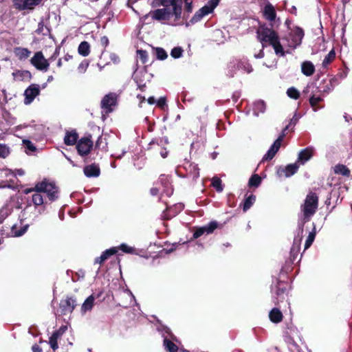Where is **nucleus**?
Instances as JSON below:
<instances>
[{"label":"nucleus","instance_id":"nucleus-14","mask_svg":"<svg viewBox=\"0 0 352 352\" xmlns=\"http://www.w3.org/2000/svg\"><path fill=\"white\" fill-rule=\"evenodd\" d=\"M116 104V96L114 94L106 95L101 101V107L106 109L107 113L112 111V107Z\"/></svg>","mask_w":352,"mask_h":352},{"label":"nucleus","instance_id":"nucleus-29","mask_svg":"<svg viewBox=\"0 0 352 352\" xmlns=\"http://www.w3.org/2000/svg\"><path fill=\"white\" fill-rule=\"evenodd\" d=\"M78 134L76 131L67 132L64 138V142L67 145H74L76 143Z\"/></svg>","mask_w":352,"mask_h":352},{"label":"nucleus","instance_id":"nucleus-9","mask_svg":"<svg viewBox=\"0 0 352 352\" xmlns=\"http://www.w3.org/2000/svg\"><path fill=\"white\" fill-rule=\"evenodd\" d=\"M43 0H13V6L15 9L23 10H32L38 6Z\"/></svg>","mask_w":352,"mask_h":352},{"label":"nucleus","instance_id":"nucleus-48","mask_svg":"<svg viewBox=\"0 0 352 352\" xmlns=\"http://www.w3.org/2000/svg\"><path fill=\"white\" fill-rule=\"evenodd\" d=\"M120 250H122L123 252L126 253H132L133 251V248L127 245L125 243H122L120 246Z\"/></svg>","mask_w":352,"mask_h":352},{"label":"nucleus","instance_id":"nucleus-47","mask_svg":"<svg viewBox=\"0 0 352 352\" xmlns=\"http://www.w3.org/2000/svg\"><path fill=\"white\" fill-rule=\"evenodd\" d=\"M23 143L30 151L33 152L36 150V147L30 140H23Z\"/></svg>","mask_w":352,"mask_h":352},{"label":"nucleus","instance_id":"nucleus-50","mask_svg":"<svg viewBox=\"0 0 352 352\" xmlns=\"http://www.w3.org/2000/svg\"><path fill=\"white\" fill-rule=\"evenodd\" d=\"M157 105L162 108L164 109L166 106V99L164 97H161L157 101Z\"/></svg>","mask_w":352,"mask_h":352},{"label":"nucleus","instance_id":"nucleus-25","mask_svg":"<svg viewBox=\"0 0 352 352\" xmlns=\"http://www.w3.org/2000/svg\"><path fill=\"white\" fill-rule=\"evenodd\" d=\"M263 14L266 19L272 21L276 18V12L273 6L270 3L267 4L263 10Z\"/></svg>","mask_w":352,"mask_h":352},{"label":"nucleus","instance_id":"nucleus-52","mask_svg":"<svg viewBox=\"0 0 352 352\" xmlns=\"http://www.w3.org/2000/svg\"><path fill=\"white\" fill-rule=\"evenodd\" d=\"M28 226H25L23 229H21L20 231L15 233V236H20L23 235L27 230Z\"/></svg>","mask_w":352,"mask_h":352},{"label":"nucleus","instance_id":"nucleus-45","mask_svg":"<svg viewBox=\"0 0 352 352\" xmlns=\"http://www.w3.org/2000/svg\"><path fill=\"white\" fill-rule=\"evenodd\" d=\"M9 154V148L5 145L0 144V157L5 158Z\"/></svg>","mask_w":352,"mask_h":352},{"label":"nucleus","instance_id":"nucleus-35","mask_svg":"<svg viewBox=\"0 0 352 352\" xmlns=\"http://www.w3.org/2000/svg\"><path fill=\"white\" fill-rule=\"evenodd\" d=\"M237 68L243 69L247 73H250L252 71V66L246 60H241L237 63Z\"/></svg>","mask_w":352,"mask_h":352},{"label":"nucleus","instance_id":"nucleus-55","mask_svg":"<svg viewBox=\"0 0 352 352\" xmlns=\"http://www.w3.org/2000/svg\"><path fill=\"white\" fill-rule=\"evenodd\" d=\"M159 192V189L156 187H153L151 189V194L153 196L157 195Z\"/></svg>","mask_w":352,"mask_h":352},{"label":"nucleus","instance_id":"nucleus-64","mask_svg":"<svg viewBox=\"0 0 352 352\" xmlns=\"http://www.w3.org/2000/svg\"><path fill=\"white\" fill-rule=\"evenodd\" d=\"M138 97H139V98H140L142 99V100H141L140 103H142L143 101H144V100H145V98H144V97H141V96H138ZM140 105H141V104H140Z\"/></svg>","mask_w":352,"mask_h":352},{"label":"nucleus","instance_id":"nucleus-12","mask_svg":"<svg viewBox=\"0 0 352 352\" xmlns=\"http://www.w3.org/2000/svg\"><path fill=\"white\" fill-rule=\"evenodd\" d=\"M303 36V30L300 28H296L290 34L291 42L289 45L291 47L296 48L300 45Z\"/></svg>","mask_w":352,"mask_h":352},{"label":"nucleus","instance_id":"nucleus-22","mask_svg":"<svg viewBox=\"0 0 352 352\" xmlns=\"http://www.w3.org/2000/svg\"><path fill=\"white\" fill-rule=\"evenodd\" d=\"M301 71L304 75L310 76L315 72V67L311 61H304L301 65Z\"/></svg>","mask_w":352,"mask_h":352},{"label":"nucleus","instance_id":"nucleus-5","mask_svg":"<svg viewBox=\"0 0 352 352\" xmlns=\"http://www.w3.org/2000/svg\"><path fill=\"white\" fill-rule=\"evenodd\" d=\"M36 190L46 193L50 201H54L58 197V187L54 183L49 182L47 179H44L36 184Z\"/></svg>","mask_w":352,"mask_h":352},{"label":"nucleus","instance_id":"nucleus-7","mask_svg":"<svg viewBox=\"0 0 352 352\" xmlns=\"http://www.w3.org/2000/svg\"><path fill=\"white\" fill-rule=\"evenodd\" d=\"M162 337L164 338V346L168 352H177L178 347L173 342L177 341L176 337L170 332L168 327H164Z\"/></svg>","mask_w":352,"mask_h":352},{"label":"nucleus","instance_id":"nucleus-24","mask_svg":"<svg viewBox=\"0 0 352 352\" xmlns=\"http://www.w3.org/2000/svg\"><path fill=\"white\" fill-rule=\"evenodd\" d=\"M95 297L93 295L89 296L82 303L81 306V313L85 314L87 311H90L94 305Z\"/></svg>","mask_w":352,"mask_h":352},{"label":"nucleus","instance_id":"nucleus-3","mask_svg":"<svg viewBox=\"0 0 352 352\" xmlns=\"http://www.w3.org/2000/svg\"><path fill=\"white\" fill-rule=\"evenodd\" d=\"M298 120V117L295 114L293 118L290 120L289 124L287 125L283 129L281 135L277 138V140L274 142V144L271 146L270 148L268 150L267 153L263 157V160H272L277 151L279 150L281 142L283 140V138L285 135V131L287 130L290 125H295Z\"/></svg>","mask_w":352,"mask_h":352},{"label":"nucleus","instance_id":"nucleus-23","mask_svg":"<svg viewBox=\"0 0 352 352\" xmlns=\"http://www.w3.org/2000/svg\"><path fill=\"white\" fill-rule=\"evenodd\" d=\"M14 80L21 81L31 78V73L27 70H16L12 74Z\"/></svg>","mask_w":352,"mask_h":352},{"label":"nucleus","instance_id":"nucleus-63","mask_svg":"<svg viewBox=\"0 0 352 352\" xmlns=\"http://www.w3.org/2000/svg\"><path fill=\"white\" fill-rule=\"evenodd\" d=\"M65 329H66V327H63L60 328L58 331H63V333L65 331Z\"/></svg>","mask_w":352,"mask_h":352},{"label":"nucleus","instance_id":"nucleus-17","mask_svg":"<svg viewBox=\"0 0 352 352\" xmlns=\"http://www.w3.org/2000/svg\"><path fill=\"white\" fill-rule=\"evenodd\" d=\"M314 151V148L312 147H307L306 148L301 150L298 153L297 162H299L301 164H305L312 157Z\"/></svg>","mask_w":352,"mask_h":352},{"label":"nucleus","instance_id":"nucleus-28","mask_svg":"<svg viewBox=\"0 0 352 352\" xmlns=\"http://www.w3.org/2000/svg\"><path fill=\"white\" fill-rule=\"evenodd\" d=\"M62 335L63 331H56L50 338L49 344L53 350H56L58 349V346L57 341L61 337Z\"/></svg>","mask_w":352,"mask_h":352},{"label":"nucleus","instance_id":"nucleus-15","mask_svg":"<svg viewBox=\"0 0 352 352\" xmlns=\"http://www.w3.org/2000/svg\"><path fill=\"white\" fill-rule=\"evenodd\" d=\"M299 166L297 163L288 164L285 168L280 167L277 170V174L279 177L285 175L286 177H289L295 174Z\"/></svg>","mask_w":352,"mask_h":352},{"label":"nucleus","instance_id":"nucleus-27","mask_svg":"<svg viewBox=\"0 0 352 352\" xmlns=\"http://www.w3.org/2000/svg\"><path fill=\"white\" fill-rule=\"evenodd\" d=\"M269 318L272 322L278 323L283 319V314L278 308H274L270 312Z\"/></svg>","mask_w":352,"mask_h":352},{"label":"nucleus","instance_id":"nucleus-30","mask_svg":"<svg viewBox=\"0 0 352 352\" xmlns=\"http://www.w3.org/2000/svg\"><path fill=\"white\" fill-rule=\"evenodd\" d=\"M78 53L82 56H87L90 52V45L87 41H82L80 43L78 49Z\"/></svg>","mask_w":352,"mask_h":352},{"label":"nucleus","instance_id":"nucleus-32","mask_svg":"<svg viewBox=\"0 0 352 352\" xmlns=\"http://www.w3.org/2000/svg\"><path fill=\"white\" fill-rule=\"evenodd\" d=\"M334 172L343 176H349L350 175L349 169L343 164L336 165L334 168Z\"/></svg>","mask_w":352,"mask_h":352},{"label":"nucleus","instance_id":"nucleus-43","mask_svg":"<svg viewBox=\"0 0 352 352\" xmlns=\"http://www.w3.org/2000/svg\"><path fill=\"white\" fill-rule=\"evenodd\" d=\"M316 234L315 232H310L307 238L305 244V250L308 249L314 241Z\"/></svg>","mask_w":352,"mask_h":352},{"label":"nucleus","instance_id":"nucleus-8","mask_svg":"<svg viewBox=\"0 0 352 352\" xmlns=\"http://www.w3.org/2000/svg\"><path fill=\"white\" fill-rule=\"evenodd\" d=\"M30 63L38 70L41 71H47L50 66L48 60L46 58H45L41 52H36L34 56L31 58Z\"/></svg>","mask_w":352,"mask_h":352},{"label":"nucleus","instance_id":"nucleus-61","mask_svg":"<svg viewBox=\"0 0 352 352\" xmlns=\"http://www.w3.org/2000/svg\"><path fill=\"white\" fill-rule=\"evenodd\" d=\"M284 293V290L283 289H278L276 292V294L278 296H280V294H283Z\"/></svg>","mask_w":352,"mask_h":352},{"label":"nucleus","instance_id":"nucleus-42","mask_svg":"<svg viewBox=\"0 0 352 352\" xmlns=\"http://www.w3.org/2000/svg\"><path fill=\"white\" fill-rule=\"evenodd\" d=\"M138 57L140 59L142 63L144 64L147 62L148 54L146 51L138 50L137 51Z\"/></svg>","mask_w":352,"mask_h":352},{"label":"nucleus","instance_id":"nucleus-59","mask_svg":"<svg viewBox=\"0 0 352 352\" xmlns=\"http://www.w3.org/2000/svg\"><path fill=\"white\" fill-rule=\"evenodd\" d=\"M111 60H113V62L117 63L118 62V57L116 54H111Z\"/></svg>","mask_w":352,"mask_h":352},{"label":"nucleus","instance_id":"nucleus-18","mask_svg":"<svg viewBox=\"0 0 352 352\" xmlns=\"http://www.w3.org/2000/svg\"><path fill=\"white\" fill-rule=\"evenodd\" d=\"M302 232L303 228L302 226H301L298 228V236L294 238L292 247L291 248V254L293 256L296 255L300 250Z\"/></svg>","mask_w":352,"mask_h":352},{"label":"nucleus","instance_id":"nucleus-44","mask_svg":"<svg viewBox=\"0 0 352 352\" xmlns=\"http://www.w3.org/2000/svg\"><path fill=\"white\" fill-rule=\"evenodd\" d=\"M183 53V50L181 47H174L170 52V55L174 58H178L182 56Z\"/></svg>","mask_w":352,"mask_h":352},{"label":"nucleus","instance_id":"nucleus-62","mask_svg":"<svg viewBox=\"0 0 352 352\" xmlns=\"http://www.w3.org/2000/svg\"><path fill=\"white\" fill-rule=\"evenodd\" d=\"M161 155L163 158H165L167 155V152H162Z\"/></svg>","mask_w":352,"mask_h":352},{"label":"nucleus","instance_id":"nucleus-57","mask_svg":"<svg viewBox=\"0 0 352 352\" xmlns=\"http://www.w3.org/2000/svg\"><path fill=\"white\" fill-rule=\"evenodd\" d=\"M147 101H148V103L150 104H153L154 103H155V99L153 96L149 97L148 98Z\"/></svg>","mask_w":352,"mask_h":352},{"label":"nucleus","instance_id":"nucleus-6","mask_svg":"<svg viewBox=\"0 0 352 352\" xmlns=\"http://www.w3.org/2000/svg\"><path fill=\"white\" fill-rule=\"evenodd\" d=\"M220 0H210L208 1L206 5L203 6L199 10H197L191 19L189 23L194 24L200 21L203 17L212 13L214 9L218 6Z\"/></svg>","mask_w":352,"mask_h":352},{"label":"nucleus","instance_id":"nucleus-56","mask_svg":"<svg viewBox=\"0 0 352 352\" xmlns=\"http://www.w3.org/2000/svg\"><path fill=\"white\" fill-rule=\"evenodd\" d=\"M43 26H44V25H43V22H40V23H38V29H37V32H38V33H40V32H43Z\"/></svg>","mask_w":352,"mask_h":352},{"label":"nucleus","instance_id":"nucleus-13","mask_svg":"<svg viewBox=\"0 0 352 352\" xmlns=\"http://www.w3.org/2000/svg\"><path fill=\"white\" fill-rule=\"evenodd\" d=\"M218 223L216 221H211L208 224L197 228L196 231L193 234V237L197 239L204 234H210L217 228Z\"/></svg>","mask_w":352,"mask_h":352},{"label":"nucleus","instance_id":"nucleus-41","mask_svg":"<svg viewBox=\"0 0 352 352\" xmlns=\"http://www.w3.org/2000/svg\"><path fill=\"white\" fill-rule=\"evenodd\" d=\"M157 58L160 60H164L167 58V53L161 47H157L155 50Z\"/></svg>","mask_w":352,"mask_h":352},{"label":"nucleus","instance_id":"nucleus-37","mask_svg":"<svg viewBox=\"0 0 352 352\" xmlns=\"http://www.w3.org/2000/svg\"><path fill=\"white\" fill-rule=\"evenodd\" d=\"M261 182V178L258 175H252L249 179L248 184L250 187H258Z\"/></svg>","mask_w":352,"mask_h":352},{"label":"nucleus","instance_id":"nucleus-54","mask_svg":"<svg viewBox=\"0 0 352 352\" xmlns=\"http://www.w3.org/2000/svg\"><path fill=\"white\" fill-rule=\"evenodd\" d=\"M36 192V186L34 187V188H26L25 190H24V193L28 195L30 192Z\"/></svg>","mask_w":352,"mask_h":352},{"label":"nucleus","instance_id":"nucleus-2","mask_svg":"<svg viewBox=\"0 0 352 352\" xmlns=\"http://www.w3.org/2000/svg\"><path fill=\"white\" fill-rule=\"evenodd\" d=\"M257 34L263 47L266 45V43H269L273 47L276 54L281 56H285V52L280 43L278 35L274 30L271 28L261 27L257 30Z\"/></svg>","mask_w":352,"mask_h":352},{"label":"nucleus","instance_id":"nucleus-26","mask_svg":"<svg viewBox=\"0 0 352 352\" xmlns=\"http://www.w3.org/2000/svg\"><path fill=\"white\" fill-rule=\"evenodd\" d=\"M186 169L188 174L190 175L193 179H196L199 177V169L197 164L192 163L188 164L187 166H186Z\"/></svg>","mask_w":352,"mask_h":352},{"label":"nucleus","instance_id":"nucleus-40","mask_svg":"<svg viewBox=\"0 0 352 352\" xmlns=\"http://www.w3.org/2000/svg\"><path fill=\"white\" fill-rule=\"evenodd\" d=\"M212 185L214 188H216L217 191L221 192L223 190V187L221 186V181L218 177H213L212 179Z\"/></svg>","mask_w":352,"mask_h":352},{"label":"nucleus","instance_id":"nucleus-58","mask_svg":"<svg viewBox=\"0 0 352 352\" xmlns=\"http://www.w3.org/2000/svg\"><path fill=\"white\" fill-rule=\"evenodd\" d=\"M254 56L256 58H263L264 56V52L263 50H261L260 52L258 54H256L254 55Z\"/></svg>","mask_w":352,"mask_h":352},{"label":"nucleus","instance_id":"nucleus-19","mask_svg":"<svg viewBox=\"0 0 352 352\" xmlns=\"http://www.w3.org/2000/svg\"><path fill=\"white\" fill-rule=\"evenodd\" d=\"M118 250L116 248H112L109 250H105L102 252V254L96 258L95 263L102 264L104 263L110 256L115 254L117 253Z\"/></svg>","mask_w":352,"mask_h":352},{"label":"nucleus","instance_id":"nucleus-46","mask_svg":"<svg viewBox=\"0 0 352 352\" xmlns=\"http://www.w3.org/2000/svg\"><path fill=\"white\" fill-rule=\"evenodd\" d=\"M182 3H184V9L188 13H190L192 11V0H182Z\"/></svg>","mask_w":352,"mask_h":352},{"label":"nucleus","instance_id":"nucleus-31","mask_svg":"<svg viewBox=\"0 0 352 352\" xmlns=\"http://www.w3.org/2000/svg\"><path fill=\"white\" fill-rule=\"evenodd\" d=\"M41 191H37L32 195V201L35 207L44 204L43 197L41 194Z\"/></svg>","mask_w":352,"mask_h":352},{"label":"nucleus","instance_id":"nucleus-21","mask_svg":"<svg viewBox=\"0 0 352 352\" xmlns=\"http://www.w3.org/2000/svg\"><path fill=\"white\" fill-rule=\"evenodd\" d=\"M14 54L20 60H23L30 56L31 52L28 48L18 47L14 49Z\"/></svg>","mask_w":352,"mask_h":352},{"label":"nucleus","instance_id":"nucleus-36","mask_svg":"<svg viewBox=\"0 0 352 352\" xmlns=\"http://www.w3.org/2000/svg\"><path fill=\"white\" fill-rule=\"evenodd\" d=\"M256 200V197L253 195H250L245 201L243 204V211H247L253 205Z\"/></svg>","mask_w":352,"mask_h":352},{"label":"nucleus","instance_id":"nucleus-39","mask_svg":"<svg viewBox=\"0 0 352 352\" xmlns=\"http://www.w3.org/2000/svg\"><path fill=\"white\" fill-rule=\"evenodd\" d=\"M322 100V98L319 96H313L309 99L311 106L314 108V111H317L318 107L317 104Z\"/></svg>","mask_w":352,"mask_h":352},{"label":"nucleus","instance_id":"nucleus-34","mask_svg":"<svg viewBox=\"0 0 352 352\" xmlns=\"http://www.w3.org/2000/svg\"><path fill=\"white\" fill-rule=\"evenodd\" d=\"M336 57V53H335V51L333 50H331L329 53L328 54H327L322 61V66L324 67H327V65L331 63L334 58Z\"/></svg>","mask_w":352,"mask_h":352},{"label":"nucleus","instance_id":"nucleus-53","mask_svg":"<svg viewBox=\"0 0 352 352\" xmlns=\"http://www.w3.org/2000/svg\"><path fill=\"white\" fill-rule=\"evenodd\" d=\"M32 350L33 352H42L41 348L37 344L33 345L32 347Z\"/></svg>","mask_w":352,"mask_h":352},{"label":"nucleus","instance_id":"nucleus-1","mask_svg":"<svg viewBox=\"0 0 352 352\" xmlns=\"http://www.w3.org/2000/svg\"><path fill=\"white\" fill-rule=\"evenodd\" d=\"M162 8L151 11L144 16L146 19L150 16L153 20L159 21H168L173 20V23L177 22L182 18V0H155Z\"/></svg>","mask_w":352,"mask_h":352},{"label":"nucleus","instance_id":"nucleus-49","mask_svg":"<svg viewBox=\"0 0 352 352\" xmlns=\"http://www.w3.org/2000/svg\"><path fill=\"white\" fill-rule=\"evenodd\" d=\"M88 65H89V63L86 61L81 63L78 67V72L80 73H84L86 71Z\"/></svg>","mask_w":352,"mask_h":352},{"label":"nucleus","instance_id":"nucleus-60","mask_svg":"<svg viewBox=\"0 0 352 352\" xmlns=\"http://www.w3.org/2000/svg\"><path fill=\"white\" fill-rule=\"evenodd\" d=\"M16 172H17V174L19 175H23L24 173H25L24 170H22V169H18L16 170Z\"/></svg>","mask_w":352,"mask_h":352},{"label":"nucleus","instance_id":"nucleus-11","mask_svg":"<svg viewBox=\"0 0 352 352\" xmlns=\"http://www.w3.org/2000/svg\"><path fill=\"white\" fill-rule=\"evenodd\" d=\"M40 93V88L38 85H31L28 87L25 91V104H30L35 97L38 96Z\"/></svg>","mask_w":352,"mask_h":352},{"label":"nucleus","instance_id":"nucleus-38","mask_svg":"<svg viewBox=\"0 0 352 352\" xmlns=\"http://www.w3.org/2000/svg\"><path fill=\"white\" fill-rule=\"evenodd\" d=\"M287 96L293 99H298L299 98V92L298 91L294 88V87H290L287 91Z\"/></svg>","mask_w":352,"mask_h":352},{"label":"nucleus","instance_id":"nucleus-20","mask_svg":"<svg viewBox=\"0 0 352 352\" xmlns=\"http://www.w3.org/2000/svg\"><path fill=\"white\" fill-rule=\"evenodd\" d=\"M83 171L85 175L88 177H98L100 175V168L96 164L86 166Z\"/></svg>","mask_w":352,"mask_h":352},{"label":"nucleus","instance_id":"nucleus-10","mask_svg":"<svg viewBox=\"0 0 352 352\" xmlns=\"http://www.w3.org/2000/svg\"><path fill=\"white\" fill-rule=\"evenodd\" d=\"M93 143L90 138H82L77 143V150L80 155H87L92 148Z\"/></svg>","mask_w":352,"mask_h":352},{"label":"nucleus","instance_id":"nucleus-16","mask_svg":"<svg viewBox=\"0 0 352 352\" xmlns=\"http://www.w3.org/2000/svg\"><path fill=\"white\" fill-rule=\"evenodd\" d=\"M76 305V299L73 298H67L65 300L60 301V307L62 309L64 314L72 313Z\"/></svg>","mask_w":352,"mask_h":352},{"label":"nucleus","instance_id":"nucleus-51","mask_svg":"<svg viewBox=\"0 0 352 352\" xmlns=\"http://www.w3.org/2000/svg\"><path fill=\"white\" fill-rule=\"evenodd\" d=\"M100 44L104 47H106L109 44V39L107 36H104L100 38Z\"/></svg>","mask_w":352,"mask_h":352},{"label":"nucleus","instance_id":"nucleus-4","mask_svg":"<svg viewBox=\"0 0 352 352\" xmlns=\"http://www.w3.org/2000/svg\"><path fill=\"white\" fill-rule=\"evenodd\" d=\"M318 197L314 192H309L305 200L304 204L302 206V211L305 218L309 219L316 212L318 208Z\"/></svg>","mask_w":352,"mask_h":352},{"label":"nucleus","instance_id":"nucleus-33","mask_svg":"<svg viewBox=\"0 0 352 352\" xmlns=\"http://www.w3.org/2000/svg\"><path fill=\"white\" fill-rule=\"evenodd\" d=\"M265 110V104L263 101H257L254 104V115L258 116L259 113H263Z\"/></svg>","mask_w":352,"mask_h":352}]
</instances>
